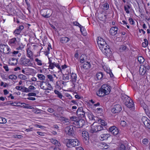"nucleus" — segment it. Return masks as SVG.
I'll return each mask as SVG.
<instances>
[{"mask_svg": "<svg viewBox=\"0 0 150 150\" xmlns=\"http://www.w3.org/2000/svg\"><path fill=\"white\" fill-rule=\"evenodd\" d=\"M110 91V88L107 85L104 84L99 89L97 94L99 96H104L105 95L108 94Z\"/></svg>", "mask_w": 150, "mask_h": 150, "instance_id": "nucleus-1", "label": "nucleus"}, {"mask_svg": "<svg viewBox=\"0 0 150 150\" xmlns=\"http://www.w3.org/2000/svg\"><path fill=\"white\" fill-rule=\"evenodd\" d=\"M68 141L67 142L66 145L69 148H72L77 146L79 145V142L76 139H68Z\"/></svg>", "mask_w": 150, "mask_h": 150, "instance_id": "nucleus-2", "label": "nucleus"}, {"mask_svg": "<svg viewBox=\"0 0 150 150\" xmlns=\"http://www.w3.org/2000/svg\"><path fill=\"white\" fill-rule=\"evenodd\" d=\"M91 132L92 133L97 132L103 129V127L101 125L96 122H94L93 124L91 125Z\"/></svg>", "mask_w": 150, "mask_h": 150, "instance_id": "nucleus-3", "label": "nucleus"}, {"mask_svg": "<svg viewBox=\"0 0 150 150\" xmlns=\"http://www.w3.org/2000/svg\"><path fill=\"white\" fill-rule=\"evenodd\" d=\"M20 62L21 64L27 66H32L33 64L29 59L24 58H21V59Z\"/></svg>", "mask_w": 150, "mask_h": 150, "instance_id": "nucleus-4", "label": "nucleus"}, {"mask_svg": "<svg viewBox=\"0 0 150 150\" xmlns=\"http://www.w3.org/2000/svg\"><path fill=\"white\" fill-rule=\"evenodd\" d=\"M74 127L73 125H70L66 127L65 131L66 134L72 136L74 134Z\"/></svg>", "mask_w": 150, "mask_h": 150, "instance_id": "nucleus-5", "label": "nucleus"}, {"mask_svg": "<svg viewBox=\"0 0 150 150\" xmlns=\"http://www.w3.org/2000/svg\"><path fill=\"white\" fill-rule=\"evenodd\" d=\"M97 43L98 46H105V47H107L109 46L107 44L104 40L101 37H99L97 39Z\"/></svg>", "mask_w": 150, "mask_h": 150, "instance_id": "nucleus-6", "label": "nucleus"}, {"mask_svg": "<svg viewBox=\"0 0 150 150\" xmlns=\"http://www.w3.org/2000/svg\"><path fill=\"white\" fill-rule=\"evenodd\" d=\"M100 49L107 57H110L111 54V51L110 47H100Z\"/></svg>", "mask_w": 150, "mask_h": 150, "instance_id": "nucleus-7", "label": "nucleus"}, {"mask_svg": "<svg viewBox=\"0 0 150 150\" xmlns=\"http://www.w3.org/2000/svg\"><path fill=\"white\" fill-rule=\"evenodd\" d=\"M142 121L143 122L145 127L147 128L150 129V120L146 117H143L142 119Z\"/></svg>", "mask_w": 150, "mask_h": 150, "instance_id": "nucleus-8", "label": "nucleus"}, {"mask_svg": "<svg viewBox=\"0 0 150 150\" xmlns=\"http://www.w3.org/2000/svg\"><path fill=\"white\" fill-rule=\"evenodd\" d=\"M122 108L120 105L117 104L114 105L111 111L113 113H116L120 112Z\"/></svg>", "mask_w": 150, "mask_h": 150, "instance_id": "nucleus-9", "label": "nucleus"}, {"mask_svg": "<svg viewBox=\"0 0 150 150\" xmlns=\"http://www.w3.org/2000/svg\"><path fill=\"white\" fill-rule=\"evenodd\" d=\"M125 104L126 106L129 108L132 107L134 106L133 102L130 98H128L126 100Z\"/></svg>", "mask_w": 150, "mask_h": 150, "instance_id": "nucleus-10", "label": "nucleus"}, {"mask_svg": "<svg viewBox=\"0 0 150 150\" xmlns=\"http://www.w3.org/2000/svg\"><path fill=\"white\" fill-rule=\"evenodd\" d=\"M73 124L77 125L79 127H82L85 124V121L84 120L80 119L77 121L74 122Z\"/></svg>", "mask_w": 150, "mask_h": 150, "instance_id": "nucleus-11", "label": "nucleus"}, {"mask_svg": "<svg viewBox=\"0 0 150 150\" xmlns=\"http://www.w3.org/2000/svg\"><path fill=\"white\" fill-rule=\"evenodd\" d=\"M109 130L110 132L115 135L117 134L118 133V129L114 126L110 127L109 129Z\"/></svg>", "mask_w": 150, "mask_h": 150, "instance_id": "nucleus-12", "label": "nucleus"}, {"mask_svg": "<svg viewBox=\"0 0 150 150\" xmlns=\"http://www.w3.org/2000/svg\"><path fill=\"white\" fill-rule=\"evenodd\" d=\"M118 28L117 27L111 28L110 30V33L112 36L115 35L117 33Z\"/></svg>", "mask_w": 150, "mask_h": 150, "instance_id": "nucleus-13", "label": "nucleus"}, {"mask_svg": "<svg viewBox=\"0 0 150 150\" xmlns=\"http://www.w3.org/2000/svg\"><path fill=\"white\" fill-rule=\"evenodd\" d=\"M50 11V10L47 11L46 10H42L41 12L42 15L46 18L49 17L51 16L50 14L49 13Z\"/></svg>", "mask_w": 150, "mask_h": 150, "instance_id": "nucleus-14", "label": "nucleus"}, {"mask_svg": "<svg viewBox=\"0 0 150 150\" xmlns=\"http://www.w3.org/2000/svg\"><path fill=\"white\" fill-rule=\"evenodd\" d=\"M24 28V26L23 25H20L14 31L13 33L15 34L19 35L21 32V30L23 29Z\"/></svg>", "mask_w": 150, "mask_h": 150, "instance_id": "nucleus-15", "label": "nucleus"}, {"mask_svg": "<svg viewBox=\"0 0 150 150\" xmlns=\"http://www.w3.org/2000/svg\"><path fill=\"white\" fill-rule=\"evenodd\" d=\"M90 63L86 62L82 65H81L80 67L81 68H83L85 69H87L90 67Z\"/></svg>", "mask_w": 150, "mask_h": 150, "instance_id": "nucleus-16", "label": "nucleus"}, {"mask_svg": "<svg viewBox=\"0 0 150 150\" xmlns=\"http://www.w3.org/2000/svg\"><path fill=\"white\" fill-rule=\"evenodd\" d=\"M41 83L40 84V87L41 88L44 90H46L47 86V84H48V83H46V82H44V81H42L41 82Z\"/></svg>", "mask_w": 150, "mask_h": 150, "instance_id": "nucleus-17", "label": "nucleus"}, {"mask_svg": "<svg viewBox=\"0 0 150 150\" xmlns=\"http://www.w3.org/2000/svg\"><path fill=\"white\" fill-rule=\"evenodd\" d=\"M146 71V68L144 66L140 67L139 69V72L140 74L142 75H144Z\"/></svg>", "mask_w": 150, "mask_h": 150, "instance_id": "nucleus-18", "label": "nucleus"}, {"mask_svg": "<svg viewBox=\"0 0 150 150\" xmlns=\"http://www.w3.org/2000/svg\"><path fill=\"white\" fill-rule=\"evenodd\" d=\"M70 40V39L67 37H62L61 38L60 41L62 43H66Z\"/></svg>", "mask_w": 150, "mask_h": 150, "instance_id": "nucleus-19", "label": "nucleus"}, {"mask_svg": "<svg viewBox=\"0 0 150 150\" xmlns=\"http://www.w3.org/2000/svg\"><path fill=\"white\" fill-rule=\"evenodd\" d=\"M82 137H84L86 140H87V138H88L89 137L88 133L86 131H83L82 133Z\"/></svg>", "mask_w": 150, "mask_h": 150, "instance_id": "nucleus-20", "label": "nucleus"}, {"mask_svg": "<svg viewBox=\"0 0 150 150\" xmlns=\"http://www.w3.org/2000/svg\"><path fill=\"white\" fill-rule=\"evenodd\" d=\"M109 8V5L108 3H106L103 4L101 6V8L102 9L106 10L108 9Z\"/></svg>", "mask_w": 150, "mask_h": 150, "instance_id": "nucleus-21", "label": "nucleus"}, {"mask_svg": "<svg viewBox=\"0 0 150 150\" xmlns=\"http://www.w3.org/2000/svg\"><path fill=\"white\" fill-rule=\"evenodd\" d=\"M72 81L73 82H75L77 78L76 74L75 73H72L71 75Z\"/></svg>", "mask_w": 150, "mask_h": 150, "instance_id": "nucleus-22", "label": "nucleus"}, {"mask_svg": "<svg viewBox=\"0 0 150 150\" xmlns=\"http://www.w3.org/2000/svg\"><path fill=\"white\" fill-rule=\"evenodd\" d=\"M109 136V135L108 134H102L101 136V140H104L106 139Z\"/></svg>", "mask_w": 150, "mask_h": 150, "instance_id": "nucleus-23", "label": "nucleus"}, {"mask_svg": "<svg viewBox=\"0 0 150 150\" xmlns=\"http://www.w3.org/2000/svg\"><path fill=\"white\" fill-rule=\"evenodd\" d=\"M96 76L98 80H100L103 76V74L102 72L97 73L96 74Z\"/></svg>", "mask_w": 150, "mask_h": 150, "instance_id": "nucleus-24", "label": "nucleus"}, {"mask_svg": "<svg viewBox=\"0 0 150 150\" xmlns=\"http://www.w3.org/2000/svg\"><path fill=\"white\" fill-rule=\"evenodd\" d=\"M27 52L28 56L31 59L33 55L32 52L28 48L27 50Z\"/></svg>", "mask_w": 150, "mask_h": 150, "instance_id": "nucleus-25", "label": "nucleus"}, {"mask_svg": "<svg viewBox=\"0 0 150 150\" xmlns=\"http://www.w3.org/2000/svg\"><path fill=\"white\" fill-rule=\"evenodd\" d=\"M52 142L54 144L57 146H60L61 144L59 142L55 139H52L51 140Z\"/></svg>", "mask_w": 150, "mask_h": 150, "instance_id": "nucleus-26", "label": "nucleus"}, {"mask_svg": "<svg viewBox=\"0 0 150 150\" xmlns=\"http://www.w3.org/2000/svg\"><path fill=\"white\" fill-rule=\"evenodd\" d=\"M54 93L57 95L58 97L60 99H62L63 96L62 94L60 93L58 91L56 90L54 91Z\"/></svg>", "mask_w": 150, "mask_h": 150, "instance_id": "nucleus-27", "label": "nucleus"}, {"mask_svg": "<svg viewBox=\"0 0 150 150\" xmlns=\"http://www.w3.org/2000/svg\"><path fill=\"white\" fill-rule=\"evenodd\" d=\"M38 76L39 79L41 80H45V76L42 74H38Z\"/></svg>", "mask_w": 150, "mask_h": 150, "instance_id": "nucleus-28", "label": "nucleus"}, {"mask_svg": "<svg viewBox=\"0 0 150 150\" xmlns=\"http://www.w3.org/2000/svg\"><path fill=\"white\" fill-rule=\"evenodd\" d=\"M138 60L140 63H142L144 61V59L143 57L141 56H139L138 57Z\"/></svg>", "mask_w": 150, "mask_h": 150, "instance_id": "nucleus-29", "label": "nucleus"}, {"mask_svg": "<svg viewBox=\"0 0 150 150\" xmlns=\"http://www.w3.org/2000/svg\"><path fill=\"white\" fill-rule=\"evenodd\" d=\"M21 91L23 92H29L31 91L30 90H29L27 88H23V87H22Z\"/></svg>", "mask_w": 150, "mask_h": 150, "instance_id": "nucleus-30", "label": "nucleus"}, {"mask_svg": "<svg viewBox=\"0 0 150 150\" xmlns=\"http://www.w3.org/2000/svg\"><path fill=\"white\" fill-rule=\"evenodd\" d=\"M85 114V112L82 111L79 113V114H77V115L80 117L81 118L84 117Z\"/></svg>", "mask_w": 150, "mask_h": 150, "instance_id": "nucleus-31", "label": "nucleus"}, {"mask_svg": "<svg viewBox=\"0 0 150 150\" xmlns=\"http://www.w3.org/2000/svg\"><path fill=\"white\" fill-rule=\"evenodd\" d=\"M18 77L20 79L23 80H25L26 79V77L25 76L22 74H20L18 76Z\"/></svg>", "mask_w": 150, "mask_h": 150, "instance_id": "nucleus-32", "label": "nucleus"}, {"mask_svg": "<svg viewBox=\"0 0 150 150\" xmlns=\"http://www.w3.org/2000/svg\"><path fill=\"white\" fill-rule=\"evenodd\" d=\"M69 74L63 75L62 76L63 80L64 81L68 80L69 79Z\"/></svg>", "mask_w": 150, "mask_h": 150, "instance_id": "nucleus-33", "label": "nucleus"}, {"mask_svg": "<svg viewBox=\"0 0 150 150\" xmlns=\"http://www.w3.org/2000/svg\"><path fill=\"white\" fill-rule=\"evenodd\" d=\"M23 105L22 106H23L24 108L32 109L33 108V107H32L28 106V104L25 103H23ZM21 104H23L22 103Z\"/></svg>", "mask_w": 150, "mask_h": 150, "instance_id": "nucleus-34", "label": "nucleus"}, {"mask_svg": "<svg viewBox=\"0 0 150 150\" xmlns=\"http://www.w3.org/2000/svg\"><path fill=\"white\" fill-rule=\"evenodd\" d=\"M9 78L12 80H16L17 78L16 76L14 75H11L9 76Z\"/></svg>", "mask_w": 150, "mask_h": 150, "instance_id": "nucleus-35", "label": "nucleus"}, {"mask_svg": "<svg viewBox=\"0 0 150 150\" xmlns=\"http://www.w3.org/2000/svg\"><path fill=\"white\" fill-rule=\"evenodd\" d=\"M144 42H143L142 44V47H146L148 45V42L146 39L144 40Z\"/></svg>", "mask_w": 150, "mask_h": 150, "instance_id": "nucleus-36", "label": "nucleus"}, {"mask_svg": "<svg viewBox=\"0 0 150 150\" xmlns=\"http://www.w3.org/2000/svg\"><path fill=\"white\" fill-rule=\"evenodd\" d=\"M6 122V119L2 117H0V123H5Z\"/></svg>", "mask_w": 150, "mask_h": 150, "instance_id": "nucleus-37", "label": "nucleus"}, {"mask_svg": "<svg viewBox=\"0 0 150 150\" xmlns=\"http://www.w3.org/2000/svg\"><path fill=\"white\" fill-rule=\"evenodd\" d=\"M16 41V38H13L11 39L9 41V42L10 44H13Z\"/></svg>", "mask_w": 150, "mask_h": 150, "instance_id": "nucleus-38", "label": "nucleus"}, {"mask_svg": "<svg viewBox=\"0 0 150 150\" xmlns=\"http://www.w3.org/2000/svg\"><path fill=\"white\" fill-rule=\"evenodd\" d=\"M88 116L90 120H94V116L91 113L88 114Z\"/></svg>", "mask_w": 150, "mask_h": 150, "instance_id": "nucleus-39", "label": "nucleus"}, {"mask_svg": "<svg viewBox=\"0 0 150 150\" xmlns=\"http://www.w3.org/2000/svg\"><path fill=\"white\" fill-rule=\"evenodd\" d=\"M35 61L37 62V64L39 66H41L42 65L41 63V61L39 60L38 58H36L35 59Z\"/></svg>", "mask_w": 150, "mask_h": 150, "instance_id": "nucleus-40", "label": "nucleus"}, {"mask_svg": "<svg viewBox=\"0 0 150 150\" xmlns=\"http://www.w3.org/2000/svg\"><path fill=\"white\" fill-rule=\"evenodd\" d=\"M120 125L122 126L125 127L127 123L125 121H121L120 122Z\"/></svg>", "mask_w": 150, "mask_h": 150, "instance_id": "nucleus-41", "label": "nucleus"}, {"mask_svg": "<svg viewBox=\"0 0 150 150\" xmlns=\"http://www.w3.org/2000/svg\"><path fill=\"white\" fill-rule=\"evenodd\" d=\"M4 52L6 53H8L9 52V48L8 47H4L3 48Z\"/></svg>", "mask_w": 150, "mask_h": 150, "instance_id": "nucleus-42", "label": "nucleus"}, {"mask_svg": "<svg viewBox=\"0 0 150 150\" xmlns=\"http://www.w3.org/2000/svg\"><path fill=\"white\" fill-rule=\"evenodd\" d=\"M12 60L14 62L11 63V64L13 65H14L16 64L18 62L17 59H16L12 58Z\"/></svg>", "mask_w": 150, "mask_h": 150, "instance_id": "nucleus-43", "label": "nucleus"}, {"mask_svg": "<svg viewBox=\"0 0 150 150\" xmlns=\"http://www.w3.org/2000/svg\"><path fill=\"white\" fill-rule=\"evenodd\" d=\"M33 111L36 113H39L40 112V110L38 109H34Z\"/></svg>", "mask_w": 150, "mask_h": 150, "instance_id": "nucleus-44", "label": "nucleus"}, {"mask_svg": "<svg viewBox=\"0 0 150 150\" xmlns=\"http://www.w3.org/2000/svg\"><path fill=\"white\" fill-rule=\"evenodd\" d=\"M83 108L82 107H81L78 108L76 112L77 114H79V112L83 111Z\"/></svg>", "mask_w": 150, "mask_h": 150, "instance_id": "nucleus-45", "label": "nucleus"}, {"mask_svg": "<svg viewBox=\"0 0 150 150\" xmlns=\"http://www.w3.org/2000/svg\"><path fill=\"white\" fill-rule=\"evenodd\" d=\"M47 77L50 79V81H53V77L50 74L47 75Z\"/></svg>", "mask_w": 150, "mask_h": 150, "instance_id": "nucleus-46", "label": "nucleus"}, {"mask_svg": "<svg viewBox=\"0 0 150 150\" xmlns=\"http://www.w3.org/2000/svg\"><path fill=\"white\" fill-rule=\"evenodd\" d=\"M70 119L71 120H73L74 122L77 121V118L75 117H70Z\"/></svg>", "mask_w": 150, "mask_h": 150, "instance_id": "nucleus-47", "label": "nucleus"}, {"mask_svg": "<svg viewBox=\"0 0 150 150\" xmlns=\"http://www.w3.org/2000/svg\"><path fill=\"white\" fill-rule=\"evenodd\" d=\"M79 27L80 28V30L81 32L82 33H83V31L84 30V27L81 26V25H79Z\"/></svg>", "mask_w": 150, "mask_h": 150, "instance_id": "nucleus-48", "label": "nucleus"}, {"mask_svg": "<svg viewBox=\"0 0 150 150\" xmlns=\"http://www.w3.org/2000/svg\"><path fill=\"white\" fill-rule=\"evenodd\" d=\"M48 85L47 86V89L46 90H51L52 88V87L50 85V84L48 83V84H47Z\"/></svg>", "mask_w": 150, "mask_h": 150, "instance_id": "nucleus-49", "label": "nucleus"}, {"mask_svg": "<svg viewBox=\"0 0 150 150\" xmlns=\"http://www.w3.org/2000/svg\"><path fill=\"white\" fill-rule=\"evenodd\" d=\"M129 21L130 24L132 25H133L134 24V21L132 18H129Z\"/></svg>", "mask_w": 150, "mask_h": 150, "instance_id": "nucleus-50", "label": "nucleus"}, {"mask_svg": "<svg viewBox=\"0 0 150 150\" xmlns=\"http://www.w3.org/2000/svg\"><path fill=\"white\" fill-rule=\"evenodd\" d=\"M56 64V63L55 62L52 63V65L49 66V68L51 69H53Z\"/></svg>", "mask_w": 150, "mask_h": 150, "instance_id": "nucleus-51", "label": "nucleus"}, {"mask_svg": "<svg viewBox=\"0 0 150 150\" xmlns=\"http://www.w3.org/2000/svg\"><path fill=\"white\" fill-rule=\"evenodd\" d=\"M36 95V94L34 93H28V96H35Z\"/></svg>", "mask_w": 150, "mask_h": 150, "instance_id": "nucleus-52", "label": "nucleus"}, {"mask_svg": "<svg viewBox=\"0 0 150 150\" xmlns=\"http://www.w3.org/2000/svg\"><path fill=\"white\" fill-rule=\"evenodd\" d=\"M100 122L101 123V125H102L105 126L106 125V123L103 120H101Z\"/></svg>", "mask_w": 150, "mask_h": 150, "instance_id": "nucleus-53", "label": "nucleus"}, {"mask_svg": "<svg viewBox=\"0 0 150 150\" xmlns=\"http://www.w3.org/2000/svg\"><path fill=\"white\" fill-rule=\"evenodd\" d=\"M120 150H126L125 149V146L124 145L122 144L121 145Z\"/></svg>", "mask_w": 150, "mask_h": 150, "instance_id": "nucleus-54", "label": "nucleus"}, {"mask_svg": "<svg viewBox=\"0 0 150 150\" xmlns=\"http://www.w3.org/2000/svg\"><path fill=\"white\" fill-rule=\"evenodd\" d=\"M124 9L126 11V13H129V11L128 10V8H127L126 6H124Z\"/></svg>", "mask_w": 150, "mask_h": 150, "instance_id": "nucleus-55", "label": "nucleus"}, {"mask_svg": "<svg viewBox=\"0 0 150 150\" xmlns=\"http://www.w3.org/2000/svg\"><path fill=\"white\" fill-rule=\"evenodd\" d=\"M142 142L144 144H146L148 142L147 139H144L142 141Z\"/></svg>", "mask_w": 150, "mask_h": 150, "instance_id": "nucleus-56", "label": "nucleus"}, {"mask_svg": "<svg viewBox=\"0 0 150 150\" xmlns=\"http://www.w3.org/2000/svg\"><path fill=\"white\" fill-rule=\"evenodd\" d=\"M5 69L6 71H9L8 67L7 65H5L3 67Z\"/></svg>", "mask_w": 150, "mask_h": 150, "instance_id": "nucleus-57", "label": "nucleus"}, {"mask_svg": "<svg viewBox=\"0 0 150 150\" xmlns=\"http://www.w3.org/2000/svg\"><path fill=\"white\" fill-rule=\"evenodd\" d=\"M48 111L51 113H52L54 111V110L52 108H48L47 110Z\"/></svg>", "mask_w": 150, "mask_h": 150, "instance_id": "nucleus-58", "label": "nucleus"}, {"mask_svg": "<svg viewBox=\"0 0 150 150\" xmlns=\"http://www.w3.org/2000/svg\"><path fill=\"white\" fill-rule=\"evenodd\" d=\"M35 87L33 86H30L29 87V90H35Z\"/></svg>", "mask_w": 150, "mask_h": 150, "instance_id": "nucleus-59", "label": "nucleus"}, {"mask_svg": "<svg viewBox=\"0 0 150 150\" xmlns=\"http://www.w3.org/2000/svg\"><path fill=\"white\" fill-rule=\"evenodd\" d=\"M55 66L57 67L58 68V69L60 71H61V68H60V66L57 63L56 64H55Z\"/></svg>", "mask_w": 150, "mask_h": 150, "instance_id": "nucleus-60", "label": "nucleus"}, {"mask_svg": "<svg viewBox=\"0 0 150 150\" xmlns=\"http://www.w3.org/2000/svg\"><path fill=\"white\" fill-rule=\"evenodd\" d=\"M73 24L74 25L78 26H79V25H80L78 22L76 21L73 22Z\"/></svg>", "mask_w": 150, "mask_h": 150, "instance_id": "nucleus-61", "label": "nucleus"}, {"mask_svg": "<svg viewBox=\"0 0 150 150\" xmlns=\"http://www.w3.org/2000/svg\"><path fill=\"white\" fill-rule=\"evenodd\" d=\"M76 150H84L81 147H76Z\"/></svg>", "mask_w": 150, "mask_h": 150, "instance_id": "nucleus-62", "label": "nucleus"}, {"mask_svg": "<svg viewBox=\"0 0 150 150\" xmlns=\"http://www.w3.org/2000/svg\"><path fill=\"white\" fill-rule=\"evenodd\" d=\"M28 100H35V98L33 97H28L27 98Z\"/></svg>", "mask_w": 150, "mask_h": 150, "instance_id": "nucleus-63", "label": "nucleus"}, {"mask_svg": "<svg viewBox=\"0 0 150 150\" xmlns=\"http://www.w3.org/2000/svg\"><path fill=\"white\" fill-rule=\"evenodd\" d=\"M108 73L109 74V75L111 77H112L113 76H114L113 75L112 73V72H111V71H110L109 70V72H108Z\"/></svg>", "mask_w": 150, "mask_h": 150, "instance_id": "nucleus-64", "label": "nucleus"}]
</instances>
